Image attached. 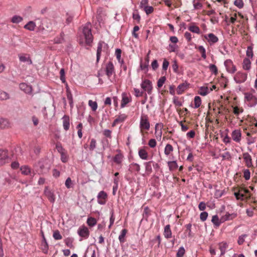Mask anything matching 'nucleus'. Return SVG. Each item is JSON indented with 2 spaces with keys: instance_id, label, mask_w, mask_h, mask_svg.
<instances>
[{
  "instance_id": "f257e3e1",
  "label": "nucleus",
  "mask_w": 257,
  "mask_h": 257,
  "mask_svg": "<svg viewBox=\"0 0 257 257\" xmlns=\"http://www.w3.org/2000/svg\"><path fill=\"white\" fill-rule=\"evenodd\" d=\"M37 22V31L41 32L52 29V23L50 20L47 18H37L35 19Z\"/></svg>"
},
{
  "instance_id": "f03ea898",
  "label": "nucleus",
  "mask_w": 257,
  "mask_h": 257,
  "mask_svg": "<svg viewBox=\"0 0 257 257\" xmlns=\"http://www.w3.org/2000/svg\"><path fill=\"white\" fill-rule=\"evenodd\" d=\"M83 37L85 39V43L87 45H90L93 41V36L91 33V25L87 23L82 28Z\"/></svg>"
},
{
  "instance_id": "7ed1b4c3",
  "label": "nucleus",
  "mask_w": 257,
  "mask_h": 257,
  "mask_svg": "<svg viewBox=\"0 0 257 257\" xmlns=\"http://www.w3.org/2000/svg\"><path fill=\"white\" fill-rule=\"evenodd\" d=\"M140 127L141 130H149L150 127V124L149 121L148 116L146 114H142L140 118Z\"/></svg>"
},
{
  "instance_id": "20e7f679",
  "label": "nucleus",
  "mask_w": 257,
  "mask_h": 257,
  "mask_svg": "<svg viewBox=\"0 0 257 257\" xmlns=\"http://www.w3.org/2000/svg\"><path fill=\"white\" fill-rule=\"evenodd\" d=\"M77 233L82 238L79 240L81 241L82 239H87L89 236V231L87 227L84 225L81 226L77 230Z\"/></svg>"
},
{
  "instance_id": "39448f33",
  "label": "nucleus",
  "mask_w": 257,
  "mask_h": 257,
  "mask_svg": "<svg viewBox=\"0 0 257 257\" xmlns=\"http://www.w3.org/2000/svg\"><path fill=\"white\" fill-rule=\"evenodd\" d=\"M247 78V73L238 71L234 75V80L236 83H242L246 80Z\"/></svg>"
},
{
  "instance_id": "423d86ee",
  "label": "nucleus",
  "mask_w": 257,
  "mask_h": 257,
  "mask_svg": "<svg viewBox=\"0 0 257 257\" xmlns=\"http://www.w3.org/2000/svg\"><path fill=\"white\" fill-rule=\"evenodd\" d=\"M141 86L144 92L147 91L149 94H151L153 86L150 80L148 79L144 80L141 84Z\"/></svg>"
},
{
  "instance_id": "0eeeda50",
  "label": "nucleus",
  "mask_w": 257,
  "mask_h": 257,
  "mask_svg": "<svg viewBox=\"0 0 257 257\" xmlns=\"http://www.w3.org/2000/svg\"><path fill=\"white\" fill-rule=\"evenodd\" d=\"M244 99L245 100L249 102L250 104V107H253L257 104V98L250 93H244Z\"/></svg>"
},
{
  "instance_id": "6e6552de",
  "label": "nucleus",
  "mask_w": 257,
  "mask_h": 257,
  "mask_svg": "<svg viewBox=\"0 0 257 257\" xmlns=\"http://www.w3.org/2000/svg\"><path fill=\"white\" fill-rule=\"evenodd\" d=\"M105 71L108 78H110L115 73L114 67L111 61H109L106 64Z\"/></svg>"
},
{
  "instance_id": "1a4fd4ad",
  "label": "nucleus",
  "mask_w": 257,
  "mask_h": 257,
  "mask_svg": "<svg viewBox=\"0 0 257 257\" xmlns=\"http://www.w3.org/2000/svg\"><path fill=\"white\" fill-rule=\"evenodd\" d=\"M224 64L228 72L230 73H233L236 71V67L231 60L227 59L225 60L224 62Z\"/></svg>"
},
{
  "instance_id": "9d476101",
  "label": "nucleus",
  "mask_w": 257,
  "mask_h": 257,
  "mask_svg": "<svg viewBox=\"0 0 257 257\" xmlns=\"http://www.w3.org/2000/svg\"><path fill=\"white\" fill-rule=\"evenodd\" d=\"M97 202L101 205H104L106 203L107 195L104 191H100L97 195Z\"/></svg>"
},
{
  "instance_id": "9b49d317",
  "label": "nucleus",
  "mask_w": 257,
  "mask_h": 257,
  "mask_svg": "<svg viewBox=\"0 0 257 257\" xmlns=\"http://www.w3.org/2000/svg\"><path fill=\"white\" fill-rule=\"evenodd\" d=\"M44 193L51 203H54L55 202V197L54 193L49 189L48 187H45Z\"/></svg>"
},
{
  "instance_id": "f8f14e48",
  "label": "nucleus",
  "mask_w": 257,
  "mask_h": 257,
  "mask_svg": "<svg viewBox=\"0 0 257 257\" xmlns=\"http://www.w3.org/2000/svg\"><path fill=\"white\" fill-rule=\"evenodd\" d=\"M237 216V213H229L226 212L225 214L221 217V221L224 222L226 221L232 220Z\"/></svg>"
},
{
  "instance_id": "ddd939ff",
  "label": "nucleus",
  "mask_w": 257,
  "mask_h": 257,
  "mask_svg": "<svg viewBox=\"0 0 257 257\" xmlns=\"http://www.w3.org/2000/svg\"><path fill=\"white\" fill-rule=\"evenodd\" d=\"M231 137L234 141L237 143L240 142L241 138V133L240 130L238 129L232 131L231 133Z\"/></svg>"
},
{
  "instance_id": "4468645a",
  "label": "nucleus",
  "mask_w": 257,
  "mask_h": 257,
  "mask_svg": "<svg viewBox=\"0 0 257 257\" xmlns=\"http://www.w3.org/2000/svg\"><path fill=\"white\" fill-rule=\"evenodd\" d=\"M122 99L120 104V107H124L127 104L131 101V97L129 96L127 93L123 92L122 93Z\"/></svg>"
},
{
  "instance_id": "2eb2a0df",
  "label": "nucleus",
  "mask_w": 257,
  "mask_h": 257,
  "mask_svg": "<svg viewBox=\"0 0 257 257\" xmlns=\"http://www.w3.org/2000/svg\"><path fill=\"white\" fill-rule=\"evenodd\" d=\"M243 158L247 167L249 168L252 166L251 157L248 153H244Z\"/></svg>"
},
{
  "instance_id": "dca6fc26",
  "label": "nucleus",
  "mask_w": 257,
  "mask_h": 257,
  "mask_svg": "<svg viewBox=\"0 0 257 257\" xmlns=\"http://www.w3.org/2000/svg\"><path fill=\"white\" fill-rule=\"evenodd\" d=\"M205 38L207 40L208 42L210 44H214L218 42V39L217 36H216L213 33L208 34L207 35L204 36Z\"/></svg>"
},
{
  "instance_id": "f3484780",
  "label": "nucleus",
  "mask_w": 257,
  "mask_h": 257,
  "mask_svg": "<svg viewBox=\"0 0 257 257\" xmlns=\"http://www.w3.org/2000/svg\"><path fill=\"white\" fill-rule=\"evenodd\" d=\"M189 83L187 81L179 84L177 88V93L178 94L180 95L188 87Z\"/></svg>"
},
{
  "instance_id": "a211bd4d",
  "label": "nucleus",
  "mask_w": 257,
  "mask_h": 257,
  "mask_svg": "<svg viewBox=\"0 0 257 257\" xmlns=\"http://www.w3.org/2000/svg\"><path fill=\"white\" fill-rule=\"evenodd\" d=\"M9 160L8 152L0 150V163L3 164Z\"/></svg>"
},
{
  "instance_id": "6ab92c4d",
  "label": "nucleus",
  "mask_w": 257,
  "mask_h": 257,
  "mask_svg": "<svg viewBox=\"0 0 257 257\" xmlns=\"http://www.w3.org/2000/svg\"><path fill=\"white\" fill-rule=\"evenodd\" d=\"M36 27L37 28V22L35 20V21H29L24 26L25 29L30 31H34Z\"/></svg>"
},
{
  "instance_id": "aec40b11",
  "label": "nucleus",
  "mask_w": 257,
  "mask_h": 257,
  "mask_svg": "<svg viewBox=\"0 0 257 257\" xmlns=\"http://www.w3.org/2000/svg\"><path fill=\"white\" fill-rule=\"evenodd\" d=\"M20 88L27 94H31L32 92V87L25 83H21Z\"/></svg>"
},
{
  "instance_id": "412c9836",
  "label": "nucleus",
  "mask_w": 257,
  "mask_h": 257,
  "mask_svg": "<svg viewBox=\"0 0 257 257\" xmlns=\"http://www.w3.org/2000/svg\"><path fill=\"white\" fill-rule=\"evenodd\" d=\"M103 45L107 46V45L106 44H105L104 42H102V41L99 42L98 44L97 52H96V62H97V63L99 61V59L100 58Z\"/></svg>"
},
{
  "instance_id": "4be33fe9",
  "label": "nucleus",
  "mask_w": 257,
  "mask_h": 257,
  "mask_svg": "<svg viewBox=\"0 0 257 257\" xmlns=\"http://www.w3.org/2000/svg\"><path fill=\"white\" fill-rule=\"evenodd\" d=\"M211 91H212V89H209L206 86H201L199 88L198 93L202 96H206Z\"/></svg>"
},
{
  "instance_id": "5701e85b",
  "label": "nucleus",
  "mask_w": 257,
  "mask_h": 257,
  "mask_svg": "<svg viewBox=\"0 0 257 257\" xmlns=\"http://www.w3.org/2000/svg\"><path fill=\"white\" fill-rule=\"evenodd\" d=\"M63 126L65 131H68L70 126V119L68 115H64L62 117Z\"/></svg>"
},
{
  "instance_id": "b1692460",
  "label": "nucleus",
  "mask_w": 257,
  "mask_h": 257,
  "mask_svg": "<svg viewBox=\"0 0 257 257\" xmlns=\"http://www.w3.org/2000/svg\"><path fill=\"white\" fill-rule=\"evenodd\" d=\"M10 126V123L9 121L6 118H0V128L5 129L9 128Z\"/></svg>"
},
{
  "instance_id": "393cba45",
  "label": "nucleus",
  "mask_w": 257,
  "mask_h": 257,
  "mask_svg": "<svg viewBox=\"0 0 257 257\" xmlns=\"http://www.w3.org/2000/svg\"><path fill=\"white\" fill-rule=\"evenodd\" d=\"M242 68L246 71L250 70L251 68V61L247 58H245L243 60Z\"/></svg>"
},
{
  "instance_id": "a878e982",
  "label": "nucleus",
  "mask_w": 257,
  "mask_h": 257,
  "mask_svg": "<svg viewBox=\"0 0 257 257\" xmlns=\"http://www.w3.org/2000/svg\"><path fill=\"white\" fill-rule=\"evenodd\" d=\"M140 169V165L136 163H132L129 165V170L132 172L138 173Z\"/></svg>"
},
{
  "instance_id": "bb28decb",
  "label": "nucleus",
  "mask_w": 257,
  "mask_h": 257,
  "mask_svg": "<svg viewBox=\"0 0 257 257\" xmlns=\"http://www.w3.org/2000/svg\"><path fill=\"white\" fill-rule=\"evenodd\" d=\"M138 155L139 157L144 160H147L148 159V153L144 149H140L138 152Z\"/></svg>"
},
{
  "instance_id": "cd10ccee",
  "label": "nucleus",
  "mask_w": 257,
  "mask_h": 257,
  "mask_svg": "<svg viewBox=\"0 0 257 257\" xmlns=\"http://www.w3.org/2000/svg\"><path fill=\"white\" fill-rule=\"evenodd\" d=\"M153 163V161L146 162L144 163L145 167L146 173L147 175H150L152 172V164Z\"/></svg>"
},
{
  "instance_id": "c85d7f7f",
  "label": "nucleus",
  "mask_w": 257,
  "mask_h": 257,
  "mask_svg": "<svg viewBox=\"0 0 257 257\" xmlns=\"http://www.w3.org/2000/svg\"><path fill=\"white\" fill-rule=\"evenodd\" d=\"M211 222L216 227H218L223 223L221 221V218H219L217 215H213L212 217Z\"/></svg>"
},
{
  "instance_id": "c756f323",
  "label": "nucleus",
  "mask_w": 257,
  "mask_h": 257,
  "mask_svg": "<svg viewBox=\"0 0 257 257\" xmlns=\"http://www.w3.org/2000/svg\"><path fill=\"white\" fill-rule=\"evenodd\" d=\"M164 235L166 238H170L172 237V231L170 229V225H167L165 227Z\"/></svg>"
},
{
  "instance_id": "7c9ffc66",
  "label": "nucleus",
  "mask_w": 257,
  "mask_h": 257,
  "mask_svg": "<svg viewBox=\"0 0 257 257\" xmlns=\"http://www.w3.org/2000/svg\"><path fill=\"white\" fill-rule=\"evenodd\" d=\"M150 214V210L148 206L145 207L144 208V212L143 214V219L142 220H145L146 221H147Z\"/></svg>"
},
{
  "instance_id": "2f4dec72",
  "label": "nucleus",
  "mask_w": 257,
  "mask_h": 257,
  "mask_svg": "<svg viewBox=\"0 0 257 257\" xmlns=\"http://www.w3.org/2000/svg\"><path fill=\"white\" fill-rule=\"evenodd\" d=\"M123 158V155L120 153H119L114 157L113 161L117 164H120L122 161Z\"/></svg>"
},
{
  "instance_id": "473e14b6",
  "label": "nucleus",
  "mask_w": 257,
  "mask_h": 257,
  "mask_svg": "<svg viewBox=\"0 0 257 257\" xmlns=\"http://www.w3.org/2000/svg\"><path fill=\"white\" fill-rule=\"evenodd\" d=\"M168 166L170 171L175 170L178 167V164L176 161H169L168 162Z\"/></svg>"
},
{
  "instance_id": "72a5a7b5",
  "label": "nucleus",
  "mask_w": 257,
  "mask_h": 257,
  "mask_svg": "<svg viewBox=\"0 0 257 257\" xmlns=\"http://www.w3.org/2000/svg\"><path fill=\"white\" fill-rule=\"evenodd\" d=\"M56 149H57V151L61 154L62 157H63V156L65 155V150L60 142L56 143Z\"/></svg>"
},
{
  "instance_id": "f704fd0d",
  "label": "nucleus",
  "mask_w": 257,
  "mask_h": 257,
  "mask_svg": "<svg viewBox=\"0 0 257 257\" xmlns=\"http://www.w3.org/2000/svg\"><path fill=\"white\" fill-rule=\"evenodd\" d=\"M219 249L220 250V256L223 255L226 252L228 247V244L226 242H222L219 244Z\"/></svg>"
},
{
  "instance_id": "c9c22d12",
  "label": "nucleus",
  "mask_w": 257,
  "mask_h": 257,
  "mask_svg": "<svg viewBox=\"0 0 257 257\" xmlns=\"http://www.w3.org/2000/svg\"><path fill=\"white\" fill-rule=\"evenodd\" d=\"M127 233V230L126 229H123L118 236V239L120 243H123L125 242L124 237Z\"/></svg>"
},
{
  "instance_id": "e433bc0d",
  "label": "nucleus",
  "mask_w": 257,
  "mask_h": 257,
  "mask_svg": "<svg viewBox=\"0 0 257 257\" xmlns=\"http://www.w3.org/2000/svg\"><path fill=\"white\" fill-rule=\"evenodd\" d=\"M19 60L22 62H28V64H32V61L29 57H27L25 55L19 56Z\"/></svg>"
},
{
  "instance_id": "4c0bfd02",
  "label": "nucleus",
  "mask_w": 257,
  "mask_h": 257,
  "mask_svg": "<svg viewBox=\"0 0 257 257\" xmlns=\"http://www.w3.org/2000/svg\"><path fill=\"white\" fill-rule=\"evenodd\" d=\"M10 98V95L8 93L0 90V100H6Z\"/></svg>"
},
{
  "instance_id": "58836bf2",
  "label": "nucleus",
  "mask_w": 257,
  "mask_h": 257,
  "mask_svg": "<svg viewBox=\"0 0 257 257\" xmlns=\"http://www.w3.org/2000/svg\"><path fill=\"white\" fill-rule=\"evenodd\" d=\"M188 30L192 33L199 34L201 32L199 28L195 25H191L188 27Z\"/></svg>"
},
{
  "instance_id": "ea45409f",
  "label": "nucleus",
  "mask_w": 257,
  "mask_h": 257,
  "mask_svg": "<svg viewBox=\"0 0 257 257\" xmlns=\"http://www.w3.org/2000/svg\"><path fill=\"white\" fill-rule=\"evenodd\" d=\"M173 151V148L170 144H167L164 150V153L166 156H168Z\"/></svg>"
},
{
  "instance_id": "a19ab883",
  "label": "nucleus",
  "mask_w": 257,
  "mask_h": 257,
  "mask_svg": "<svg viewBox=\"0 0 257 257\" xmlns=\"http://www.w3.org/2000/svg\"><path fill=\"white\" fill-rule=\"evenodd\" d=\"M67 98L69 100V104L71 106L73 105V96L72 94L68 88L66 89Z\"/></svg>"
},
{
  "instance_id": "79ce46f5",
  "label": "nucleus",
  "mask_w": 257,
  "mask_h": 257,
  "mask_svg": "<svg viewBox=\"0 0 257 257\" xmlns=\"http://www.w3.org/2000/svg\"><path fill=\"white\" fill-rule=\"evenodd\" d=\"M96 219L93 217H88L87 220V223L88 225L90 227H93L96 224Z\"/></svg>"
},
{
  "instance_id": "37998d69",
  "label": "nucleus",
  "mask_w": 257,
  "mask_h": 257,
  "mask_svg": "<svg viewBox=\"0 0 257 257\" xmlns=\"http://www.w3.org/2000/svg\"><path fill=\"white\" fill-rule=\"evenodd\" d=\"M20 169L23 174L28 175L31 173V169L27 166H23Z\"/></svg>"
},
{
  "instance_id": "c03bdc74",
  "label": "nucleus",
  "mask_w": 257,
  "mask_h": 257,
  "mask_svg": "<svg viewBox=\"0 0 257 257\" xmlns=\"http://www.w3.org/2000/svg\"><path fill=\"white\" fill-rule=\"evenodd\" d=\"M23 21V18L20 16L15 15L11 19V22L13 23L18 24Z\"/></svg>"
},
{
  "instance_id": "a18cd8bd",
  "label": "nucleus",
  "mask_w": 257,
  "mask_h": 257,
  "mask_svg": "<svg viewBox=\"0 0 257 257\" xmlns=\"http://www.w3.org/2000/svg\"><path fill=\"white\" fill-rule=\"evenodd\" d=\"M127 116L124 113L120 114L118 115L117 118H115L118 123L123 122L127 118Z\"/></svg>"
},
{
  "instance_id": "49530a36",
  "label": "nucleus",
  "mask_w": 257,
  "mask_h": 257,
  "mask_svg": "<svg viewBox=\"0 0 257 257\" xmlns=\"http://www.w3.org/2000/svg\"><path fill=\"white\" fill-rule=\"evenodd\" d=\"M88 105L91 107L93 111H95L97 108V103L96 101L89 100L88 101Z\"/></svg>"
},
{
  "instance_id": "de8ad7c7",
  "label": "nucleus",
  "mask_w": 257,
  "mask_h": 257,
  "mask_svg": "<svg viewBox=\"0 0 257 257\" xmlns=\"http://www.w3.org/2000/svg\"><path fill=\"white\" fill-rule=\"evenodd\" d=\"M42 249L44 252L46 253L48 249V244L46 241L45 237H44V240L42 242Z\"/></svg>"
},
{
  "instance_id": "09e8293b",
  "label": "nucleus",
  "mask_w": 257,
  "mask_h": 257,
  "mask_svg": "<svg viewBox=\"0 0 257 257\" xmlns=\"http://www.w3.org/2000/svg\"><path fill=\"white\" fill-rule=\"evenodd\" d=\"M201 104V98L198 96H196L194 97V108H197Z\"/></svg>"
},
{
  "instance_id": "8fccbe9b",
  "label": "nucleus",
  "mask_w": 257,
  "mask_h": 257,
  "mask_svg": "<svg viewBox=\"0 0 257 257\" xmlns=\"http://www.w3.org/2000/svg\"><path fill=\"white\" fill-rule=\"evenodd\" d=\"M200 0H193L192 2L194 9L195 10L200 9L202 7V4L200 2Z\"/></svg>"
},
{
  "instance_id": "3c124183",
  "label": "nucleus",
  "mask_w": 257,
  "mask_h": 257,
  "mask_svg": "<svg viewBox=\"0 0 257 257\" xmlns=\"http://www.w3.org/2000/svg\"><path fill=\"white\" fill-rule=\"evenodd\" d=\"M133 18L134 20H136L138 22H140L141 20V16L139 14V11L137 10H134L133 13Z\"/></svg>"
},
{
  "instance_id": "603ef678",
  "label": "nucleus",
  "mask_w": 257,
  "mask_h": 257,
  "mask_svg": "<svg viewBox=\"0 0 257 257\" xmlns=\"http://www.w3.org/2000/svg\"><path fill=\"white\" fill-rule=\"evenodd\" d=\"M64 242L68 247H69L70 248H72L73 247V239L72 238L67 237L64 240Z\"/></svg>"
},
{
  "instance_id": "864d4df0",
  "label": "nucleus",
  "mask_w": 257,
  "mask_h": 257,
  "mask_svg": "<svg viewBox=\"0 0 257 257\" xmlns=\"http://www.w3.org/2000/svg\"><path fill=\"white\" fill-rule=\"evenodd\" d=\"M198 51L201 53V57L205 59L206 58V50L203 46H199L198 48Z\"/></svg>"
},
{
  "instance_id": "5fc2aeb1",
  "label": "nucleus",
  "mask_w": 257,
  "mask_h": 257,
  "mask_svg": "<svg viewBox=\"0 0 257 257\" xmlns=\"http://www.w3.org/2000/svg\"><path fill=\"white\" fill-rule=\"evenodd\" d=\"M185 250L183 246L180 247L177 251L176 257H183L185 254Z\"/></svg>"
},
{
  "instance_id": "6e6d98bb",
  "label": "nucleus",
  "mask_w": 257,
  "mask_h": 257,
  "mask_svg": "<svg viewBox=\"0 0 257 257\" xmlns=\"http://www.w3.org/2000/svg\"><path fill=\"white\" fill-rule=\"evenodd\" d=\"M233 113L236 115H238L240 113H242L243 109L242 107H239L238 106L233 107Z\"/></svg>"
},
{
  "instance_id": "4d7b16f0",
  "label": "nucleus",
  "mask_w": 257,
  "mask_h": 257,
  "mask_svg": "<svg viewBox=\"0 0 257 257\" xmlns=\"http://www.w3.org/2000/svg\"><path fill=\"white\" fill-rule=\"evenodd\" d=\"M247 236V235L246 234H242L240 236H239L238 240H237V243L239 245H242L244 241L245 238Z\"/></svg>"
},
{
  "instance_id": "13d9d810",
  "label": "nucleus",
  "mask_w": 257,
  "mask_h": 257,
  "mask_svg": "<svg viewBox=\"0 0 257 257\" xmlns=\"http://www.w3.org/2000/svg\"><path fill=\"white\" fill-rule=\"evenodd\" d=\"M53 236L54 238L56 240H60L62 238V235H61L59 231L58 230H56L54 231Z\"/></svg>"
},
{
  "instance_id": "bf43d9fd",
  "label": "nucleus",
  "mask_w": 257,
  "mask_h": 257,
  "mask_svg": "<svg viewBox=\"0 0 257 257\" xmlns=\"http://www.w3.org/2000/svg\"><path fill=\"white\" fill-rule=\"evenodd\" d=\"M178 49V46L176 44H169L167 49L170 52H174Z\"/></svg>"
},
{
  "instance_id": "052dcab7",
  "label": "nucleus",
  "mask_w": 257,
  "mask_h": 257,
  "mask_svg": "<svg viewBox=\"0 0 257 257\" xmlns=\"http://www.w3.org/2000/svg\"><path fill=\"white\" fill-rule=\"evenodd\" d=\"M210 71L213 73L216 74L218 72V69L217 67L213 64H211L208 66Z\"/></svg>"
},
{
  "instance_id": "680f3d73",
  "label": "nucleus",
  "mask_w": 257,
  "mask_h": 257,
  "mask_svg": "<svg viewBox=\"0 0 257 257\" xmlns=\"http://www.w3.org/2000/svg\"><path fill=\"white\" fill-rule=\"evenodd\" d=\"M234 5L239 9H241L243 8L244 4L242 0H235Z\"/></svg>"
},
{
  "instance_id": "e2e57ef3",
  "label": "nucleus",
  "mask_w": 257,
  "mask_h": 257,
  "mask_svg": "<svg viewBox=\"0 0 257 257\" xmlns=\"http://www.w3.org/2000/svg\"><path fill=\"white\" fill-rule=\"evenodd\" d=\"M166 80L165 76L161 77L157 82V85L158 87H161L163 84H164L165 81Z\"/></svg>"
},
{
  "instance_id": "0e129e2a",
  "label": "nucleus",
  "mask_w": 257,
  "mask_h": 257,
  "mask_svg": "<svg viewBox=\"0 0 257 257\" xmlns=\"http://www.w3.org/2000/svg\"><path fill=\"white\" fill-rule=\"evenodd\" d=\"M65 186L67 188L69 189L73 187L72 181L70 178L68 177L65 183Z\"/></svg>"
},
{
  "instance_id": "69168bd1",
  "label": "nucleus",
  "mask_w": 257,
  "mask_h": 257,
  "mask_svg": "<svg viewBox=\"0 0 257 257\" xmlns=\"http://www.w3.org/2000/svg\"><path fill=\"white\" fill-rule=\"evenodd\" d=\"M96 140L94 139H92L91 140V142H90V146H89V150L90 151L94 150L96 148Z\"/></svg>"
},
{
  "instance_id": "338daca9",
  "label": "nucleus",
  "mask_w": 257,
  "mask_h": 257,
  "mask_svg": "<svg viewBox=\"0 0 257 257\" xmlns=\"http://www.w3.org/2000/svg\"><path fill=\"white\" fill-rule=\"evenodd\" d=\"M134 90L135 92V95L137 97H139L142 96L144 94V91H140V89L138 88H134Z\"/></svg>"
},
{
  "instance_id": "774afa93",
  "label": "nucleus",
  "mask_w": 257,
  "mask_h": 257,
  "mask_svg": "<svg viewBox=\"0 0 257 257\" xmlns=\"http://www.w3.org/2000/svg\"><path fill=\"white\" fill-rule=\"evenodd\" d=\"M208 214L207 212L204 211L200 213V219L202 221H205L208 217Z\"/></svg>"
}]
</instances>
